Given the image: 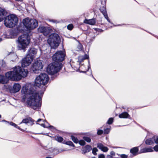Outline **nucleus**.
<instances>
[{
  "label": "nucleus",
  "instance_id": "obj_3",
  "mask_svg": "<svg viewBox=\"0 0 158 158\" xmlns=\"http://www.w3.org/2000/svg\"><path fill=\"white\" fill-rule=\"evenodd\" d=\"M17 41L18 48L24 50L30 42V38L27 34H23L18 37Z\"/></svg>",
  "mask_w": 158,
  "mask_h": 158
},
{
  "label": "nucleus",
  "instance_id": "obj_23",
  "mask_svg": "<svg viewBox=\"0 0 158 158\" xmlns=\"http://www.w3.org/2000/svg\"><path fill=\"white\" fill-rule=\"evenodd\" d=\"M105 9V10H101V11L102 12V13L103 14L105 18L107 19V21L110 22V20L108 19V15H107V14L106 13V10H105V8H104Z\"/></svg>",
  "mask_w": 158,
  "mask_h": 158
},
{
  "label": "nucleus",
  "instance_id": "obj_21",
  "mask_svg": "<svg viewBox=\"0 0 158 158\" xmlns=\"http://www.w3.org/2000/svg\"><path fill=\"white\" fill-rule=\"evenodd\" d=\"M139 149L138 147H135L131 149L130 150V152L134 155H137V152L138 151Z\"/></svg>",
  "mask_w": 158,
  "mask_h": 158
},
{
  "label": "nucleus",
  "instance_id": "obj_49",
  "mask_svg": "<svg viewBox=\"0 0 158 158\" xmlns=\"http://www.w3.org/2000/svg\"><path fill=\"white\" fill-rule=\"evenodd\" d=\"M2 40V39L0 38V42H1Z\"/></svg>",
  "mask_w": 158,
  "mask_h": 158
},
{
  "label": "nucleus",
  "instance_id": "obj_32",
  "mask_svg": "<svg viewBox=\"0 0 158 158\" xmlns=\"http://www.w3.org/2000/svg\"><path fill=\"white\" fill-rule=\"evenodd\" d=\"M78 142L80 145L82 146L85 145V141L83 140H81L79 141H78Z\"/></svg>",
  "mask_w": 158,
  "mask_h": 158
},
{
  "label": "nucleus",
  "instance_id": "obj_10",
  "mask_svg": "<svg viewBox=\"0 0 158 158\" xmlns=\"http://www.w3.org/2000/svg\"><path fill=\"white\" fill-rule=\"evenodd\" d=\"M33 60L30 57L29 55H27L22 60L21 64L22 67H25L29 66Z\"/></svg>",
  "mask_w": 158,
  "mask_h": 158
},
{
  "label": "nucleus",
  "instance_id": "obj_11",
  "mask_svg": "<svg viewBox=\"0 0 158 158\" xmlns=\"http://www.w3.org/2000/svg\"><path fill=\"white\" fill-rule=\"evenodd\" d=\"M38 32L43 33L45 36H47L51 32V30L48 27L40 26L38 28Z\"/></svg>",
  "mask_w": 158,
  "mask_h": 158
},
{
  "label": "nucleus",
  "instance_id": "obj_20",
  "mask_svg": "<svg viewBox=\"0 0 158 158\" xmlns=\"http://www.w3.org/2000/svg\"><path fill=\"white\" fill-rule=\"evenodd\" d=\"M119 117L120 118H129L130 117L129 114L127 112H125L119 115Z\"/></svg>",
  "mask_w": 158,
  "mask_h": 158
},
{
  "label": "nucleus",
  "instance_id": "obj_13",
  "mask_svg": "<svg viewBox=\"0 0 158 158\" xmlns=\"http://www.w3.org/2000/svg\"><path fill=\"white\" fill-rule=\"evenodd\" d=\"M37 52V50L36 49L34 48H31L28 50V54L27 55H29L30 57L32 58V60H33Z\"/></svg>",
  "mask_w": 158,
  "mask_h": 158
},
{
  "label": "nucleus",
  "instance_id": "obj_26",
  "mask_svg": "<svg viewBox=\"0 0 158 158\" xmlns=\"http://www.w3.org/2000/svg\"><path fill=\"white\" fill-rule=\"evenodd\" d=\"M71 137L72 140L74 143H78V140L77 138L75 137L73 135H71Z\"/></svg>",
  "mask_w": 158,
  "mask_h": 158
},
{
  "label": "nucleus",
  "instance_id": "obj_27",
  "mask_svg": "<svg viewBox=\"0 0 158 158\" xmlns=\"http://www.w3.org/2000/svg\"><path fill=\"white\" fill-rule=\"evenodd\" d=\"M83 139L85 140L88 143L90 142L91 141L90 138L88 137L84 136Z\"/></svg>",
  "mask_w": 158,
  "mask_h": 158
},
{
  "label": "nucleus",
  "instance_id": "obj_35",
  "mask_svg": "<svg viewBox=\"0 0 158 158\" xmlns=\"http://www.w3.org/2000/svg\"><path fill=\"white\" fill-rule=\"evenodd\" d=\"M67 28L69 30H71L73 28V25L72 24H69L68 25Z\"/></svg>",
  "mask_w": 158,
  "mask_h": 158
},
{
  "label": "nucleus",
  "instance_id": "obj_14",
  "mask_svg": "<svg viewBox=\"0 0 158 158\" xmlns=\"http://www.w3.org/2000/svg\"><path fill=\"white\" fill-rule=\"evenodd\" d=\"M6 13V11L4 9L0 7V22L3 20Z\"/></svg>",
  "mask_w": 158,
  "mask_h": 158
},
{
  "label": "nucleus",
  "instance_id": "obj_16",
  "mask_svg": "<svg viewBox=\"0 0 158 158\" xmlns=\"http://www.w3.org/2000/svg\"><path fill=\"white\" fill-rule=\"evenodd\" d=\"M33 120L30 118H28L23 119L22 122L20 123H30V124L32 125L33 124Z\"/></svg>",
  "mask_w": 158,
  "mask_h": 158
},
{
  "label": "nucleus",
  "instance_id": "obj_1",
  "mask_svg": "<svg viewBox=\"0 0 158 158\" xmlns=\"http://www.w3.org/2000/svg\"><path fill=\"white\" fill-rule=\"evenodd\" d=\"M49 81L48 75L45 73H42L37 76L35 80V85L38 87H41V90L38 93L33 89L31 85H25L23 87L22 94H24L25 98H27L28 104L34 110H36L41 106V99L46 89L45 85Z\"/></svg>",
  "mask_w": 158,
  "mask_h": 158
},
{
  "label": "nucleus",
  "instance_id": "obj_5",
  "mask_svg": "<svg viewBox=\"0 0 158 158\" xmlns=\"http://www.w3.org/2000/svg\"><path fill=\"white\" fill-rule=\"evenodd\" d=\"M60 40L59 35L56 33H54L49 35L48 40V43L51 48H55L59 46Z\"/></svg>",
  "mask_w": 158,
  "mask_h": 158
},
{
  "label": "nucleus",
  "instance_id": "obj_7",
  "mask_svg": "<svg viewBox=\"0 0 158 158\" xmlns=\"http://www.w3.org/2000/svg\"><path fill=\"white\" fill-rule=\"evenodd\" d=\"M59 63L53 62L48 65L47 69V72L49 74L52 75L57 73L60 69Z\"/></svg>",
  "mask_w": 158,
  "mask_h": 158
},
{
  "label": "nucleus",
  "instance_id": "obj_50",
  "mask_svg": "<svg viewBox=\"0 0 158 158\" xmlns=\"http://www.w3.org/2000/svg\"><path fill=\"white\" fill-rule=\"evenodd\" d=\"M1 115L0 114V118H1Z\"/></svg>",
  "mask_w": 158,
  "mask_h": 158
},
{
  "label": "nucleus",
  "instance_id": "obj_19",
  "mask_svg": "<svg viewBox=\"0 0 158 158\" xmlns=\"http://www.w3.org/2000/svg\"><path fill=\"white\" fill-rule=\"evenodd\" d=\"M92 149V147L91 146L89 145L85 146L84 148V149L83 150V153L85 154L86 153L90 151Z\"/></svg>",
  "mask_w": 158,
  "mask_h": 158
},
{
  "label": "nucleus",
  "instance_id": "obj_46",
  "mask_svg": "<svg viewBox=\"0 0 158 158\" xmlns=\"http://www.w3.org/2000/svg\"><path fill=\"white\" fill-rule=\"evenodd\" d=\"M14 32V31H12L11 32H10V34H13Z\"/></svg>",
  "mask_w": 158,
  "mask_h": 158
},
{
  "label": "nucleus",
  "instance_id": "obj_17",
  "mask_svg": "<svg viewBox=\"0 0 158 158\" xmlns=\"http://www.w3.org/2000/svg\"><path fill=\"white\" fill-rule=\"evenodd\" d=\"M97 147L104 152H107L108 150V148L107 147L104 146L101 143L98 144Z\"/></svg>",
  "mask_w": 158,
  "mask_h": 158
},
{
  "label": "nucleus",
  "instance_id": "obj_4",
  "mask_svg": "<svg viewBox=\"0 0 158 158\" xmlns=\"http://www.w3.org/2000/svg\"><path fill=\"white\" fill-rule=\"evenodd\" d=\"M18 21L17 17L15 15L11 14L6 17L4 23L6 27L12 28L17 24Z\"/></svg>",
  "mask_w": 158,
  "mask_h": 158
},
{
  "label": "nucleus",
  "instance_id": "obj_47",
  "mask_svg": "<svg viewBox=\"0 0 158 158\" xmlns=\"http://www.w3.org/2000/svg\"><path fill=\"white\" fill-rule=\"evenodd\" d=\"M46 158H52L50 157H46Z\"/></svg>",
  "mask_w": 158,
  "mask_h": 158
},
{
  "label": "nucleus",
  "instance_id": "obj_48",
  "mask_svg": "<svg viewBox=\"0 0 158 158\" xmlns=\"http://www.w3.org/2000/svg\"><path fill=\"white\" fill-rule=\"evenodd\" d=\"M91 158H96L95 157H92Z\"/></svg>",
  "mask_w": 158,
  "mask_h": 158
},
{
  "label": "nucleus",
  "instance_id": "obj_30",
  "mask_svg": "<svg viewBox=\"0 0 158 158\" xmlns=\"http://www.w3.org/2000/svg\"><path fill=\"white\" fill-rule=\"evenodd\" d=\"M89 56L87 55H85L84 56H80L79 58L80 59H82L83 60H85L88 59Z\"/></svg>",
  "mask_w": 158,
  "mask_h": 158
},
{
  "label": "nucleus",
  "instance_id": "obj_12",
  "mask_svg": "<svg viewBox=\"0 0 158 158\" xmlns=\"http://www.w3.org/2000/svg\"><path fill=\"white\" fill-rule=\"evenodd\" d=\"M20 89V85L18 83H15L14 85L13 88L10 90V92L11 93H15L19 92Z\"/></svg>",
  "mask_w": 158,
  "mask_h": 158
},
{
  "label": "nucleus",
  "instance_id": "obj_25",
  "mask_svg": "<svg viewBox=\"0 0 158 158\" xmlns=\"http://www.w3.org/2000/svg\"><path fill=\"white\" fill-rule=\"evenodd\" d=\"M55 139L59 142H61L63 140V139L60 136H57L55 137Z\"/></svg>",
  "mask_w": 158,
  "mask_h": 158
},
{
  "label": "nucleus",
  "instance_id": "obj_2",
  "mask_svg": "<svg viewBox=\"0 0 158 158\" xmlns=\"http://www.w3.org/2000/svg\"><path fill=\"white\" fill-rule=\"evenodd\" d=\"M28 73L27 69H23L19 66H15L12 70L6 73V78L3 75H0V83L6 84L8 82L7 79L14 81H18L21 79L22 77H25Z\"/></svg>",
  "mask_w": 158,
  "mask_h": 158
},
{
  "label": "nucleus",
  "instance_id": "obj_43",
  "mask_svg": "<svg viewBox=\"0 0 158 158\" xmlns=\"http://www.w3.org/2000/svg\"><path fill=\"white\" fill-rule=\"evenodd\" d=\"M107 157L108 158H112L113 157L112 156L109 155L107 156Z\"/></svg>",
  "mask_w": 158,
  "mask_h": 158
},
{
  "label": "nucleus",
  "instance_id": "obj_33",
  "mask_svg": "<svg viewBox=\"0 0 158 158\" xmlns=\"http://www.w3.org/2000/svg\"><path fill=\"white\" fill-rule=\"evenodd\" d=\"M66 144L69 145L70 146H71L73 147H74V145L73 144V143L71 141H67L66 143Z\"/></svg>",
  "mask_w": 158,
  "mask_h": 158
},
{
  "label": "nucleus",
  "instance_id": "obj_18",
  "mask_svg": "<svg viewBox=\"0 0 158 158\" xmlns=\"http://www.w3.org/2000/svg\"><path fill=\"white\" fill-rule=\"evenodd\" d=\"M95 20L94 19H86L84 21V23L91 25H94L95 24Z\"/></svg>",
  "mask_w": 158,
  "mask_h": 158
},
{
  "label": "nucleus",
  "instance_id": "obj_44",
  "mask_svg": "<svg viewBox=\"0 0 158 158\" xmlns=\"http://www.w3.org/2000/svg\"><path fill=\"white\" fill-rule=\"evenodd\" d=\"M41 120H42V119H39L37 121V122H39L40 121H41Z\"/></svg>",
  "mask_w": 158,
  "mask_h": 158
},
{
  "label": "nucleus",
  "instance_id": "obj_29",
  "mask_svg": "<svg viewBox=\"0 0 158 158\" xmlns=\"http://www.w3.org/2000/svg\"><path fill=\"white\" fill-rule=\"evenodd\" d=\"M98 151V149L96 148H94L92 149V153L94 155H96L97 154L96 152Z\"/></svg>",
  "mask_w": 158,
  "mask_h": 158
},
{
  "label": "nucleus",
  "instance_id": "obj_24",
  "mask_svg": "<svg viewBox=\"0 0 158 158\" xmlns=\"http://www.w3.org/2000/svg\"><path fill=\"white\" fill-rule=\"evenodd\" d=\"M3 121L6 122H7L8 123H9L10 125L20 130H21L20 128L16 124H15L14 123H13V122H10V123H9V122H7L5 120H3Z\"/></svg>",
  "mask_w": 158,
  "mask_h": 158
},
{
  "label": "nucleus",
  "instance_id": "obj_31",
  "mask_svg": "<svg viewBox=\"0 0 158 158\" xmlns=\"http://www.w3.org/2000/svg\"><path fill=\"white\" fill-rule=\"evenodd\" d=\"M113 121V118H110L108 119L107 123L109 124H111L112 123Z\"/></svg>",
  "mask_w": 158,
  "mask_h": 158
},
{
  "label": "nucleus",
  "instance_id": "obj_45",
  "mask_svg": "<svg viewBox=\"0 0 158 158\" xmlns=\"http://www.w3.org/2000/svg\"><path fill=\"white\" fill-rule=\"evenodd\" d=\"M17 35V34L16 33H15V34L14 35H13V36L14 37V36H16Z\"/></svg>",
  "mask_w": 158,
  "mask_h": 158
},
{
  "label": "nucleus",
  "instance_id": "obj_8",
  "mask_svg": "<svg viewBox=\"0 0 158 158\" xmlns=\"http://www.w3.org/2000/svg\"><path fill=\"white\" fill-rule=\"evenodd\" d=\"M43 62L40 60H37L35 61L32 65L31 69L35 73H37L38 71L43 68Z\"/></svg>",
  "mask_w": 158,
  "mask_h": 158
},
{
  "label": "nucleus",
  "instance_id": "obj_39",
  "mask_svg": "<svg viewBox=\"0 0 158 158\" xmlns=\"http://www.w3.org/2000/svg\"><path fill=\"white\" fill-rule=\"evenodd\" d=\"M153 149L156 152L158 151V144L156 145L153 147Z\"/></svg>",
  "mask_w": 158,
  "mask_h": 158
},
{
  "label": "nucleus",
  "instance_id": "obj_36",
  "mask_svg": "<svg viewBox=\"0 0 158 158\" xmlns=\"http://www.w3.org/2000/svg\"><path fill=\"white\" fill-rule=\"evenodd\" d=\"M110 131V129L109 128H106L104 130V134H108Z\"/></svg>",
  "mask_w": 158,
  "mask_h": 158
},
{
  "label": "nucleus",
  "instance_id": "obj_51",
  "mask_svg": "<svg viewBox=\"0 0 158 158\" xmlns=\"http://www.w3.org/2000/svg\"><path fill=\"white\" fill-rule=\"evenodd\" d=\"M88 68H90V66H89V67H88Z\"/></svg>",
  "mask_w": 158,
  "mask_h": 158
},
{
  "label": "nucleus",
  "instance_id": "obj_42",
  "mask_svg": "<svg viewBox=\"0 0 158 158\" xmlns=\"http://www.w3.org/2000/svg\"><path fill=\"white\" fill-rule=\"evenodd\" d=\"M110 154L111 155V156H114L115 155V152L112 151L110 152Z\"/></svg>",
  "mask_w": 158,
  "mask_h": 158
},
{
  "label": "nucleus",
  "instance_id": "obj_41",
  "mask_svg": "<svg viewBox=\"0 0 158 158\" xmlns=\"http://www.w3.org/2000/svg\"><path fill=\"white\" fill-rule=\"evenodd\" d=\"M98 158H105V155L102 154H101L98 155Z\"/></svg>",
  "mask_w": 158,
  "mask_h": 158
},
{
  "label": "nucleus",
  "instance_id": "obj_40",
  "mask_svg": "<svg viewBox=\"0 0 158 158\" xmlns=\"http://www.w3.org/2000/svg\"><path fill=\"white\" fill-rule=\"evenodd\" d=\"M103 131L102 130H99L98 131L97 134L98 135H101L103 133Z\"/></svg>",
  "mask_w": 158,
  "mask_h": 158
},
{
  "label": "nucleus",
  "instance_id": "obj_22",
  "mask_svg": "<svg viewBox=\"0 0 158 158\" xmlns=\"http://www.w3.org/2000/svg\"><path fill=\"white\" fill-rule=\"evenodd\" d=\"M153 140L152 138V139H147L145 141V143L147 145H152L154 143Z\"/></svg>",
  "mask_w": 158,
  "mask_h": 158
},
{
  "label": "nucleus",
  "instance_id": "obj_6",
  "mask_svg": "<svg viewBox=\"0 0 158 158\" xmlns=\"http://www.w3.org/2000/svg\"><path fill=\"white\" fill-rule=\"evenodd\" d=\"M23 23L24 26L27 30H32L38 26V22L35 19L26 18L23 20Z\"/></svg>",
  "mask_w": 158,
  "mask_h": 158
},
{
  "label": "nucleus",
  "instance_id": "obj_34",
  "mask_svg": "<svg viewBox=\"0 0 158 158\" xmlns=\"http://www.w3.org/2000/svg\"><path fill=\"white\" fill-rule=\"evenodd\" d=\"M40 125L41 126H42V127H44L48 128V127H51L52 129H54V127L53 126H45V124H43V123L41 124H40Z\"/></svg>",
  "mask_w": 158,
  "mask_h": 158
},
{
  "label": "nucleus",
  "instance_id": "obj_38",
  "mask_svg": "<svg viewBox=\"0 0 158 158\" xmlns=\"http://www.w3.org/2000/svg\"><path fill=\"white\" fill-rule=\"evenodd\" d=\"M50 22H52L53 23H59L60 21L56 20H54V19H51L50 20Z\"/></svg>",
  "mask_w": 158,
  "mask_h": 158
},
{
  "label": "nucleus",
  "instance_id": "obj_9",
  "mask_svg": "<svg viewBox=\"0 0 158 158\" xmlns=\"http://www.w3.org/2000/svg\"><path fill=\"white\" fill-rule=\"evenodd\" d=\"M65 56V54L63 52L58 51L56 52L52 56L53 60L58 63L59 62L63 61Z\"/></svg>",
  "mask_w": 158,
  "mask_h": 158
},
{
  "label": "nucleus",
  "instance_id": "obj_37",
  "mask_svg": "<svg viewBox=\"0 0 158 158\" xmlns=\"http://www.w3.org/2000/svg\"><path fill=\"white\" fill-rule=\"evenodd\" d=\"M120 156L122 158H127L128 157L127 155L124 154H122L120 155Z\"/></svg>",
  "mask_w": 158,
  "mask_h": 158
},
{
  "label": "nucleus",
  "instance_id": "obj_15",
  "mask_svg": "<svg viewBox=\"0 0 158 158\" xmlns=\"http://www.w3.org/2000/svg\"><path fill=\"white\" fill-rule=\"evenodd\" d=\"M153 151L152 147H149L148 148H144L140 150V153H143L147 152H151Z\"/></svg>",
  "mask_w": 158,
  "mask_h": 158
},
{
  "label": "nucleus",
  "instance_id": "obj_28",
  "mask_svg": "<svg viewBox=\"0 0 158 158\" xmlns=\"http://www.w3.org/2000/svg\"><path fill=\"white\" fill-rule=\"evenodd\" d=\"M152 139L156 143L158 144V136H154L152 137Z\"/></svg>",
  "mask_w": 158,
  "mask_h": 158
}]
</instances>
